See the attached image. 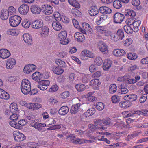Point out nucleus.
Masks as SVG:
<instances>
[{"label":"nucleus","mask_w":148,"mask_h":148,"mask_svg":"<svg viewBox=\"0 0 148 148\" xmlns=\"http://www.w3.org/2000/svg\"><path fill=\"white\" fill-rule=\"evenodd\" d=\"M21 92L23 94H28L31 91L30 82L27 79H23L21 82Z\"/></svg>","instance_id":"1"},{"label":"nucleus","mask_w":148,"mask_h":148,"mask_svg":"<svg viewBox=\"0 0 148 148\" xmlns=\"http://www.w3.org/2000/svg\"><path fill=\"white\" fill-rule=\"evenodd\" d=\"M69 3L76 8H73L72 10V12L74 16H79L81 15V12L77 8H80L79 4L77 2L76 0H68Z\"/></svg>","instance_id":"2"},{"label":"nucleus","mask_w":148,"mask_h":148,"mask_svg":"<svg viewBox=\"0 0 148 148\" xmlns=\"http://www.w3.org/2000/svg\"><path fill=\"white\" fill-rule=\"evenodd\" d=\"M42 11L45 15H49L53 12L54 8L50 5L47 4H43L41 6Z\"/></svg>","instance_id":"3"},{"label":"nucleus","mask_w":148,"mask_h":148,"mask_svg":"<svg viewBox=\"0 0 148 148\" xmlns=\"http://www.w3.org/2000/svg\"><path fill=\"white\" fill-rule=\"evenodd\" d=\"M94 123L95 125L91 124L88 125V127L92 131L98 130L102 128V121L101 119H95L94 120Z\"/></svg>","instance_id":"4"},{"label":"nucleus","mask_w":148,"mask_h":148,"mask_svg":"<svg viewBox=\"0 0 148 148\" xmlns=\"http://www.w3.org/2000/svg\"><path fill=\"white\" fill-rule=\"evenodd\" d=\"M21 18L17 15H14L10 18L9 23L10 25L13 27H16L20 24L21 21Z\"/></svg>","instance_id":"5"},{"label":"nucleus","mask_w":148,"mask_h":148,"mask_svg":"<svg viewBox=\"0 0 148 148\" xmlns=\"http://www.w3.org/2000/svg\"><path fill=\"white\" fill-rule=\"evenodd\" d=\"M59 39L60 43L62 45H66L69 42L68 39L66 38L67 36V33L66 31L61 32L59 35Z\"/></svg>","instance_id":"6"},{"label":"nucleus","mask_w":148,"mask_h":148,"mask_svg":"<svg viewBox=\"0 0 148 148\" xmlns=\"http://www.w3.org/2000/svg\"><path fill=\"white\" fill-rule=\"evenodd\" d=\"M82 28L80 29L81 32L83 34H86V33L92 34L93 30L90 25L86 23H84L82 24Z\"/></svg>","instance_id":"7"},{"label":"nucleus","mask_w":148,"mask_h":148,"mask_svg":"<svg viewBox=\"0 0 148 148\" xmlns=\"http://www.w3.org/2000/svg\"><path fill=\"white\" fill-rule=\"evenodd\" d=\"M95 55L93 53L87 50H84L81 52V58L83 60H87L88 57L93 58Z\"/></svg>","instance_id":"8"},{"label":"nucleus","mask_w":148,"mask_h":148,"mask_svg":"<svg viewBox=\"0 0 148 148\" xmlns=\"http://www.w3.org/2000/svg\"><path fill=\"white\" fill-rule=\"evenodd\" d=\"M125 18L123 14L119 12L115 13L113 16V22L116 23H121Z\"/></svg>","instance_id":"9"},{"label":"nucleus","mask_w":148,"mask_h":148,"mask_svg":"<svg viewBox=\"0 0 148 148\" xmlns=\"http://www.w3.org/2000/svg\"><path fill=\"white\" fill-rule=\"evenodd\" d=\"M38 87L42 90H45L47 88V86L49 84L50 82L48 80H41L38 82Z\"/></svg>","instance_id":"10"},{"label":"nucleus","mask_w":148,"mask_h":148,"mask_svg":"<svg viewBox=\"0 0 148 148\" xmlns=\"http://www.w3.org/2000/svg\"><path fill=\"white\" fill-rule=\"evenodd\" d=\"M67 140L73 143L74 144H77L79 143L81 144L84 143L85 142L82 139L79 138H75V136L74 135H71L67 138Z\"/></svg>","instance_id":"11"},{"label":"nucleus","mask_w":148,"mask_h":148,"mask_svg":"<svg viewBox=\"0 0 148 148\" xmlns=\"http://www.w3.org/2000/svg\"><path fill=\"white\" fill-rule=\"evenodd\" d=\"M36 66L33 64H28L25 66L23 69V71L25 73L28 74L35 70Z\"/></svg>","instance_id":"12"},{"label":"nucleus","mask_w":148,"mask_h":148,"mask_svg":"<svg viewBox=\"0 0 148 148\" xmlns=\"http://www.w3.org/2000/svg\"><path fill=\"white\" fill-rule=\"evenodd\" d=\"M43 23L42 21L40 20H36L32 23V27L34 29H37L41 28L43 26Z\"/></svg>","instance_id":"13"},{"label":"nucleus","mask_w":148,"mask_h":148,"mask_svg":"<svg viewBox=\"0 0 148 148\" xmlns=\"http://www.w3.org/2000/svg\"><path fill=\"white\" fill-rule=\"evenodd\" d=\"M18 10L21 14L23 15H25L29 11V6L27 4H23L19 8Z\"/></svg>","instance_id":"14"},{"label":"nucleus","mask_w":148,"mask_h":148,"mask_svg":"<svg viewBox=\"0 0 148 148\" xmlns=\"http://www.w3.org/2000/svg\"><path fill=\"white\" fill-rule=\"evenodd\" d=\"M40 28V34L41 37L42 38L47 37L49 34L48 28L46 26H43Z\"/></svg>","instance_id":"15"},{"label":"nucleus","mask_w":148,"mask_h":148,"mask_svg":"<svg viewBox=\"0 0 148 148\" xmlns=\"http://www.w3.org/2000/svg\"><path fill=\"white\" fill-rule=\"evenodd\" d=\"M111 34L112 32L109 29L105 26L102 27V36L104 38H103V39L106 40Z\"/></svg>","instance_id":"16"},{"label":"nucleus","mask_w":148,"mask_h":148,"mask_svg":"<svg viewBox=\"0 0 148 148\" xmlns=\"http://www.w3.org/2000/svg\"><path fill=\"white\" fill-rule=\"evenodd\" d=\"M42 105L38 103H31L27 105V108L32 110H37L41 108Z\"/></svg>","instance_id":"17"},{"label":"nucleus","mask_w":148,"mask_h":148,"mask_svg":"<svg viewBox=\"0 0 148 148\" xmlns=\"http://www.w3.org/2000/svg\"><path fill=\"white\" fill-rule=\"evenodd\" d=\"M10 55V53L8 50L2 49L0 50V57L3 59H6Z\"/></svg>","instance_id":"18"},{"label":"nucleus","mask_w":148,"mask_h":148,"mask_svg":"<svg viewBox=\"0 0 148 148\" xmlns=\"http://www.w3.org/2000/svg\"><path fill=\"white\" fill-rule=\"evenodd\" d=\"M23 39L24 41L28 45H31L32 43V36L28 33H25L23 36Z\"/></svg>","instance_id":"19"},{"label":"nucleus","mask_w":148,"mask_h":148,"mask_svg":"<svg viewBox=\"0 0 148 148\" xmlns=\"http://www.w3.org/2000/svg\"><path fill=\"white\" fill-rule=\"evenodd\" d=\"M16 61L14 58H9L7 59L6 63L7 68L11 69L13 68L16 64Z\"/></svg>","instance_id":"20"},{"label":"nucleus","mask_w":148,"mask_h":148,"mask_svg":"<svg viewBox=\"0 0 148 148\" xmlns=\"http://www.w3.org/2000/svg\"><path fill=\"white\" fill-rule=\"evenodd\" d=\"M81 105V104L78 103L72 106L70 110L71 114H76L78 112Z\"/></svg>","instance_id":"21"},{"label":"nucleus","mask_w":148,"mask_h":148,"mask_svg":"<svg viewBox=\"0 0 148 148\" xmlns=\"http://www.w3.org/2000/svg\"><path fill=\"white\" fill-rule=\"evenodd\" d=\"M99 13L98 10L95 6L90 7L89 10V13L91 16H94L97 15Z\"/></svg>","instance_id":"22"},{"label":"nucleus","mask_w":148,"mask_h":148,"mask_svg":"<svg viewBox=\"0 0 148 148\" xmlns=\"http://www.w3.org/2000/svg\"><path fill=\"white\" fill-rule=\"evenodd\" d=\"M112 64V61L110 59H105L103 63V69L104 70H108L111 67Z\"/></svg>","instance_id":"23"},{"label":"nucleus","mask_w":148,"mask_h":148,"mask_svg":"<svg viewBox=\"0 0 148 148\" xmlns=\"http://www.w3.org/2000/svg\"><path fill=\"white\" fill-rule=\"evenodd\" d=\"M74 37L77 41L79 42H82L85 39V36L82 33H76L75 34Z\"/></svg>","instance_id":"24"},{"label":"nucleus","mask_w":148,"mask_h":148,"mask_svg":"<svg viewBox=\"0 0 148 148\" xmlns=\"http://www.w3.org/2000/svg\"><path fill=\"white\" fill-rule=\"evenodd\" d=\"M137 96L135 94H130L128 95H125L124 97V99L127 101H133L136 100Z\"/></svg>","instance_id":"25"},{"label":"nucleus","mask_w":148,"mask_h":148,"mask_svg":"<svg viewBox=\"0 0 148 148\" xmlns=\"http://www.w3.org/2000/svg\"><path fill=\"white\" fill-rule=\"evenodd\" d=\"M42 75L39 72H36L34 73L32 75V79L38 82L40 81L41 79Z\"/></svg>","instance_id":"26"},{"label":"nucleus","mask_w":148,"mask_h":148,"mask_svg":"<svg viewBox=\"0 0 148 148\" xmlns=\"http://www.w3.org/2000/svg\"><path fill=\"white\" fill-rule=\"evenodd\" d=\"M32 12L35 14H38L42 11V8L39 7L35 5L32 6L30 8Z\"/></svg>","instance_id":"27"},{"label":"nucleus","mask_w":148,"mask_h":148,"mask_svg":"<svg viewBox=\"0 0 148 148\" xmlns=\"http://www.w3.org/2000/svg\"><path fill=\"white\" fill-rule=\"evenodd\" d=\"M113 53L116 56H120L125 55L126 54V52L123 49H116L114 50Z\"/></svg>","instance_id":"28"},{"label":"nucleus","mask_w":148,"mask_h":148,"mask_svg":"<svg viewBox=\"0 0 148 148\" xmlns=\"http://www.w3.org/2000/svg\"><path fill=\"white\" fill-rule=\"evenodd\" d=\"M134 74V73L130 72L128 73L125 76L118 77L117 79V81L120 82L126 81H127V79H128V76L130 77H132Z\"/></svg>","instance_id":"29"},{"label":"nucleus","mask_w":148,"mask_h":148,"mask_svg":"<svg viewBox=\"0 0 148 148\" xmlns=\"http://www.w3.org/2000/svg\"><path fill=\"white\" fill-rule=\"evenodd\" d=\"M69 109L67 106H63L61 107L58 111V113L60 115H64L69 112Z\"/></svg>","instance_id":"30"},{"label":"nucleus","mask_w":148,"mask_h":148,"mask_svg":"<svg viewBox=\"0 0 148 148\" xmlns=\"http://www.w3.org/2000/svg\"><path fill=\"white\" fill-rule=\"evenodd\" d=\"M10 97L9 94L2 89H0V97L2 99L7 100Z\"/></svg>","instance_id":"31"},{"label":"nucleus","mask_w":148,"mask_h":148,"mask_svg":"<svg viewBox=\"0 0 148 148\" xmlns=\"http://www.w3.org/2000/svg\"><path fill=\"white\" fill-rule=\"evenodd\" d=\"M123 14L127 17H129V16H130L131 17H135L136 14L134 11L128 9L125 11Z\"/></svg>","instance_id":"32"},{"label":"nucleus","mask_w":148,"mask_h":148,"mask_svg":"<svg viewBox=\"0 0 148 148\" xmlns=\"http://www.w3.org/2000/svg\"><path fill=\"white\" fill-rule=\"evenodd\" d=\"M9 14L7 10H3L0 14L1 18L3 20H6L8 18Z\"/></svg>","instance_id":"33"},{"label":"nucleus","mask_w":148,"mask_h":148,"mask_svg":"<svg viewBox=\"0 0 148 148\" xmlns=\"http://www.w3.org/2000/svg\"><path fill=\"white\" fill-rule=\"evenodd\" d=\"M46 126V124L44 123H41L37 122L35 123L34 124L31 125L32 127L35 128L39 131H41L42 130L41 128L45 127Z\"/></svg>","instance_id":"34"},{"label":"nucleus","mask_w":148,"mask_h":148,"mask_svg":"<svg viewBox=\"0 0 148 148\" xmlns=\"http://www.w3.org/2000/svg\"><path fill=\"white\" fill-rule=\"evenodd\" d=\"M110 119L108 117L102 119V123L106 125L105 127L104 125H102V130H106L107 129L106 126H109L110 125Z\"/></svg>","instance_id":"35"},{"label":"nucleus","mask_w":148,"mask_h":148,"mask_svg":"<svg viewBox=\"0 0 148 148\" xmlns=\"http://www.w3.org/2000/svg\"><path fill=\"white\" fill-rule=\"evenodd\" d=\"M53 29L56 31H59L62 28V26L59 21H55L52 23Z\"/></svg>","instance_id":"36"},{"label":"nucleus","mask_w":148,"mask_h":148,"mask_svg":"<svg viewBox=\"0 0 148 148\" xmlns=\"http://www.w3.org/2000/svg\"><path fill=\"white\" fill-rule=\"evenodd\" d=\"M109 47L105 43H102V55L107 56L109 54Z\"/></svg>","instance_id":"37"},{"label":"nucleus","mask_w":148,"mask_h":148,"mask_svg":"<svg viewBox=\"0 0 148 148\" xmlns=\"http://www.w3.org/2000/svg\"><path fill=\"white\" fill-rule=\"evenodd\" d=\"M133 24V28L134 29V32H137L139 30L138 27L140 26L141 23V21L140 20H138L136 21H134Z\"/></svg>","instance_id":"38"},{"label":"nucleus","mask_w":148,"mask_h":148,"mask_svg":"<svg viewBox=\"0 0 148 148\" xmlns=\"http://www.w3.org/2000/svg\"><path fill=\"white\" fill-rule=\"evenodd\" d=\"M120 0L114 1L113 3V7L116 9H119L122 7V3Z\"/></svg>","instance_id":"39"},{"label":"nucleus","mask_w":148,"mask_h":148,"mask_svg":"<svg viewBox=\"0 0 148 148\" xmlns=\"http://www.w3.org/2000/svg\"><path fill=\"white\" fill-rule=\"evenodd\" d=\"M53 71L56 74L60 75L62 74L64 71L60 67H57L53 68L52 69Z\"/></svg>","instance_id":"40"},{"label":"nucleus","mask_w":148,"mask_h":148,"mask_svg":"<svg viewBox=\"0 0 148 148\" xmlns=\"http://www.w3.org/2000/svg\"><path fill=\"white\" fill-rule=\"evenodd\" d=\"M120 106L123 108H126L131 106V103L128 101L121 102L119 103Z\"/></svg>","instance_id":"41"},{"label":"nucleus","mask_w":148,"mask_h":148,"mask_svg":"<svg viewBox=\"0 0 148 148\" xmlns=\"http://www.w3.org/2000/svg\"><path fill=\"white\" fill-rule=\"evenodd\" d=\"M123 28L127 34L132 33L133 31H134V30L132 27L127 25H125Z\"/></svg>","instance_id":"42"},{"label":"nucleus","mask_w":148,"mask_h":148,"mask_svg":"<svg viewBox=\"0 0 148 148\" xmlns=\"http://www.w3.org/2000/svg\"><path fill=\"white\" fill-rule=\"evenodd\" d=\"M10 110L11 111V112L12 113V114L18 113V108L16 105H14L12 103L10 105Z\"/></svg>","instance_id":"43"},{"label":"nucleus","mask_w":148,"mask_h":148,"mask_svg":"<svg viewBox=\"0 0 148 148\" xmlns=\"http://www.w3.org/2000/svg\"><path fill=\"white\" fill-rule=\"evenodd\" d=\"M117 90V86L115 84H111L109 86V92L110 93H114Z\"/></svg>","instance_id":"44"},{"label":"nucleus","mask_w":148,"mask_h":148,"mask_svg":"<svg viewBox=\"0 0 148 148\" xmlns=\"http://www.w3.org/2000/svg\"><path fill=\"white\" fill-rule=\"evenodd\" d=\"M75 87L78 91H82L84 90L85 86L83 84H78L76 85Z\"/></svg>","instance_id":"45"},{"label":"nucleus","mask_w":148,"mask_h":148,"mask_svg":"<svg viewBox=\"0 0 148 148\" xmlns=\"http://www.w3.org/2000/svg\"><path fill=\"white\" fill-rule=\"evenodd\" d=\"M111 12L112 10L110 8L106 6L102 5V14H109Z\"/></svg>","instance_id":"46"},{"label":"nucleus","mask_w":148,"mask_h":148,"mask_svg":"<svg viewBox=\"0 0 148 148\" xmlns=\"http://www.w3.org/2000/svg\"><path fill=\"white\" fill-rule=\"evenodd\" d=\"M116 35L120 40H122L124 37L123 31L122 29H119L117 31Z\"/></svg>","instance_id":"47"},{"label":"nucleus","mask_w":148,"mask_h":148,"mask_svg":"<svg viewBox=\"0 0 148 148\" xmlns=\"http://www.w3.org/2000/svg\"><path fill=\"white\" fill-rule=\"evenodd\" d=\"M95 110L94 108H92L91 110L89 109L84 113V115L86 117H87V116H91L92 114H94L95 113Z\"/></svg>","instance_id":"48"},{"label":"nucleus","mask_w":148,"mask_h":148,"mask_svg":"<svg viewBox=\"0 0 148 148\" xmlns=\"http://www.w3.org/2000/svg\"><path fill=\"white\" fill-rule=\"evenodd\" d=\"M127 58L131 60H135L137 58V54L134 53H129L127 55Z\"/></svg>","instance_id":"49"},{"label":"nucleus","mask_w":148,"mask_h":148,"mask_svg":"<svg viewBox=\"0 0 148 148\" xmlns=\"http://www.w3.org/2000/svg\"><path fill=\"white\" fill-rule=\"evenodd\" d=\"M55 62L56 63L60 66L62 67H65L66 66V64L65 62L60 59H56Z\"/></svg>","instance_id":"50"},{"label":"nucleus","mask_w":148,"mask_h":148,"mask_svg":"<svg viewBox=\"0 0 148 148\" xmlns=\"http://www.w3.org/2000/svg\"><path fill=\"white\" fill-rule=\"evenodd\" d=\"M25 137L24 135L22 134H19L18 136L16 138L15 140L17 142H20L25 139Z\"/></svg>","instance_id":"51"},{"label":"nucleus","mask_w":148,"mask_h":148,"mask_svg":"<svg viewBox=\"0 0 148 148\" xmlns=\"http://www.w3.org/2000/svg\"><path fill=\"white\" fill-rule=\"evenodd\" d=\"M75 75L74 73H71L68 75V80L70 82H72L75 80Z\"/></svg>","instance_id":"52"},{"label":"nucleus","mask_w":148,"mask_h":148,"mask_svg":"<svg viewBox=\"0 0 148 148\" xmlns=\"http://www.w3.org/2000/svg\"><path fill=\"white\" fill-rule=\"evenodd\" d=\"M135 19L134 17H131L128 18L126 21L127 25L130 26L133 25Z\"/></svg>","instance_id":"53"},{"label":"nucleus","mask_w":148,"mask_h":148,"mask_svg":"<svg viewBox=\"0 0 148 148\" xmlns=\"http://www.w3.org/2000/svg\"><path fill=\"white\" fill-rule=\"evenodd\" d=\"M49 128H47V130H59L61 127V126L59 125H53L52 126H50Z\"/></svg>","instance_id":"54"},{"label":"nucleus","mask_w":148,"mask_h":148,"mask_svg":"<svg viewBox=\"0 0 148 148\" xmlns=\"http://www.w3.org/2000/svg\"><path fill=\"white\" fill-rule=\"evenodd\" d=\"M70 93L68 91H64L61 93L60 95L61 98L65 99L69 95Z\"/></svg>","instance_id":"55"},{"label":"nucleus","mask_w":148,"mask_h":148,"mask_svg":"<svg viewBox=\"0 0 148 148\" xmlns=\"http://www.w3.org/2000/svg\"><path fill=\"white\" fill-rule=\"evenodd\" d=\"M112 101L113 103H116L118 102L120 99L119 96L116 95H114L111 97Z\"/></svg>","instance_id":"56"},{"label":"nucleus","mask_w":148,"mask_h":148,"mask_svg":"<svg viewBox=\"0 0 148 148\" xmlns=\"http://www.w3.org/2000/svg\"><path fill=\"white\" fill-rule=\"evenodd\" d=\"M91 83L92 85L95 86H99L101 84L98 79L92 80L91 81Z\"/></svg>","instance_id":"57"},{"label":"nucleus","mask_w":148,"mask_h":148,"mask_svg":"<svg viewBox=\"0 0 148 148\" xmlns=\"http://www.w3.org/2000/svg\"><path fill=\"white\" fill-rule=\"evenodd\" d=\"M17 113H14L12 114L10 116V119L13 121H17L18 119V116Z\"/></svg>","instance_id":"58"},{"label":"nucleus","mask_w":148,"mask_h":148,"mask_svg":"<svg viewBox=\"0 0 148 148\" xmlns=\"http://www.w3.org/2000/svg\"><path fill=\"white\" fill-rule=\"evenodd\" d=\"M7 11H8L9 14L12 15L16 12V10L13 6H10L8 7Z\"/></svg>","instance_id":"59"},{"label":"nucleus","mask_w":148,"mask_h":148,"mask_svg":"<svg viewBox=\"0 0 148 148\" xmlns=\"http://www.w3.org/2000/svg\"><path fill=\"white\" fill-rule=\"evenodd\" d=\"M58 87L57 85H54L52 86L49 90V91L50 92H53L56 91L58 89Z\"/></svg>","instance_id":"60"},{"label":"nucleus","mask_w":148,"mask_h":148,"mask_svg":"<svg viewBox=\"0 0 148 148\" xmlns=\"http://www.w3.org/2000/svg\"><path fill=\"white\" fill-rule=\"evenodd\" d=\"M141 132H135L132 134H131L128 135V137L131 138H133L138 136L140 134Z\"/></svg>","instance_id":"61"},{"label":"nucleus","mask_w":148,"mask_h":148,"mask_svg":"<svg viewBox=\"0 0 148 148\" xmlns=\"http://www.w3.org/2000/svg\"><path fill=\"white\" fill-rule=\"evenodd\" d=\"M132 40L131 38L127 39L123 42V45L125 46H128L132 43Z\"/></svg>","instance_id":"62"},{"label":"nucleus","mask_w":148,"mask_h":148,"mask_svg":"<svg viewBox=\"0 0 148 148\" xmlns=\"http://www.w3.org/2000/svg\"><path fill=\"white\" fill-rule=\"evenodd\" d=\"M16 31V30L15 29H10L7 31V33L10 35L14 36L17 34Z\"/></svg>","instance_id":"63"},{"label":"nucleus","mask_w":148,"mask_h":148,"mask_svg":"<svg viewBox=\"0 0 148 148\" xmlns=\"http://www.w3.org/2000/svg\"><path fill=\"white\" fill-rule=\"evenodd\" d=\"M102 58L99 57H97L95 58V61L97 65L100 66L102 64Z\"/></svg>","instance_id":"64"}]
</instances>
